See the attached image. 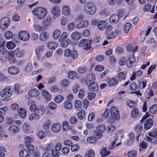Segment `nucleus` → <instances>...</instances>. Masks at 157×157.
<instances>
[{
  "label": "nucleus",
  "mask_w": 157,
  "mask_h": 157,
  "mask_svg": "<svg viewBox=\"0 0 157 157\" xmlns=\"http://www.w3.org/2000/svg\"><path fill=\"white\" fill-rule=\"evenodd\" d=\"M105 34L106 35V39L107 40L115 38L117 35L121 33L120 30L118 29H113L112 25H107L105 29Z\"/></svg>",
  "instance_id": "f257e3e1"
},
{
  "label": "nucleus",
  "mask_w": 157,
  "mask_h": 157,
  "mask_svg": "<svg viewBox=\"0 0 157 157\" xmlns=\"http://www.w3.org/2000/svg\"><path fill=\"white\" fill-rule=\"evenodd\" d=\"M84 9L85 13L90 15H94L96 11V7L95 4L91 2H88L84 6Z\"/></svg>",
  "instance_id": "f03ea898"
},
{
  "label": "nucleus",
  "mask_w": 157,
  "mask_h": 157,
  "mask_svg": "<svg viewBox=\"0 0 157 157\" xmlns=\"http://www.w3.org/2000/svg\"><path fill=\"white\" fill-rule=\"evenodd\" d=\"M63 54L64 56L71 58V63L73 62L77 58L78 56V53L76 50L74 49L71 50L69 48L65 49Z\"/></svg>",
  "instance_id": "7ed1b4c3"
},
{
  "label": "nucleus",
  "mask_w": 157,
  "mask_h": 157,
  "mask_svg": "<svg viewBox=\"0 0 157 157\" xmlns=\"http://www.w3.org/2000/svg\"><path fill=\"white\" fill-rule=\"evenodd\" d=\"M110 113L111 117H110L108 120V121L110 123H112L115 122V120H118L120 118L119 111L115 106L112 107L110 110Z\"/></svg>",
  "instance_id": "20e7f679"
},
{
  "label": "nucleus",
  "mask_w": 157,
  "mask_h": 157,
  "mask_svg": "<svg viewBox=\"0 0 157 157\" xmlns=\"http://www.w3.org/2000/svg\"><path fill=\"white\" fill-rule=\"evenodd\" d=\"M33 14L39 19H43L46 15V10L45 8L42 7L36 8L32 11Z\"/></svg>",
  "instance_id": "39448f33"
},
{
  "label": "nucleus",
  "mask_w": 157,
  "mask_h": 157,
  "mask_svg": "<svg viewBox=\"0 0 157 157\" xmlns=\"http://www.w3.org/2000/svg\"><path fill=\"white\" fill-rule=\"evenodd\" d=\"M10 19L8 17H4L0 21V27L2 29H6L10 24Z\"/></svg>",
  "instance_id": "423d86ee"
},
{
  "label": "nucleus",
  "mask_w": 157,
  "mask_h": 157,
  "mask_svg": "<svg viewBox=\"0 0 157 157\" xmlns=\"http://www.w3.org/2000/svg\"><path fill=\"white\" fill-rule=\"evenodd\" d=\"M12 86H9L6 87L0 92V95L3 97H9L12 94Z\"/></svg>",
  "instance_id": "0eeeda50"
},
{
  "label": "nucleus",
  "mask_w": 157,
  "mask_h": 157,
  "mask_svg": "<svg viewBox=\"0 0 157 157\" xmlns=\"http://www.w3.org/2000/svg\"><path fill=\"white\" fill-rule=\"evenodd\" d=\"M34 138L29 136H26L24 138L25 144L26 147L30 151H33L34 149V146L31 144L34 141Z\"/></svg>",
  "instance_id": "6e6552de"
},
{
  "label": "nucleus",
  "mask_w": 157,
  "mask_h": 157,
  "mask_svg": "<svg viewBox=\"0 0 157 157\" xmlns=\"http://www.w3.org/2000/svg\"><path fill=\"white\" fill-rule=\"evenodd\" d=\"M78 46L82 47L85 50H88L91 47L90 41L86 39H82L80 41L78 44Z\"/></svg>",
  "instance_id": "1a4fd4ad"
},
{
  "label": "nucleus",
  "mask_w": 157,
  "mask_h": 157,
  "mask_svg": "<svg viewBox=\"0 0 157 157\" xmlns=\"http://www.w3.org/2000/svg\"><path fill=\"white\" fill-rule=\"evenodd\" d=\"M31 151L29 149H23L19 151L18 153L19 157H30L31 155Z\"/></svg>",
  "instance_id": "9d476101"
},
{
  "label": "nucleus",
  "mask_w": 157,
  "mask_h": 157,
  "mask_svg": "<svg viewBox=\"0 0 157 157\" xmlns=\"http://www.w3.org/2000/svg\"><path fill=\"white\" fill-rule=\"evenodd\" d=\"M19 38L22 41L28 40L29 38V35L26 31H21L18 33Z\"/></svg>",
  "instance_id": "9b49d317"
},
{
  "label": "nucleus",
  "mask_w": 157,
  "mask_h": 157,
  "mask_svg": "<svg viewBox=\"0 0 157 157\" xmlns=\"http://www.w3.org/2000/svg\"><path fill=\"white\" fill-rule=\"evenodd\" d=\"M51 12L54 16L56 17L59 16L61 12L59 7L57 5L54 6L51 9Z\"/></svg>",
  "instance_id": "f8f14e48"
},
{
  "label": "nucleus",
  "mask_w": 157,
  "mask_h": 157,
  "mask_svg": "<svg viewBox=\"0 0 157 157\" xmlns=\"http://www.w3.org/2000/svg\"><path fill=\"white\" fill-rule=\"evenodd\" d=\"M51 131L54 132L58 133L61 129V126L59 123H55L53 124L51 128Z\"/></svg>",
  "instance_id": "ddd939ff"
},
{
  "label": "nucleus",
  "mask_w": 157,
  "mask_h": 157,
  "mask_svg": "<svg viewBox=\"0 0 157 157\" xmlns=\"http://www.w3.org/2000/svg\"><path fill=\"white\" fill-rule=\"evenodd\" d=\"M39 91L36 88L32 89L28 92V95L31 97L35 98L38 97L40 94Z\"/></svg>",
  "instance_id": "4468645a"
},
{
  "label": "nucleus",
  "mask_w": 157,
  "mask_h": 157,
  "mask_svg": "<svg viewBox=\"0 0 157 157\" xmlns=\"http://www.w3.org/2000/svg\"><path fill=\"white\" fill-rule=\"evenodd\" d=\"M16 56L18 58H21L23 57L25 54V51L23 49L19 48H17L13 51Z\"/></svg>",
  "instance_id": "2eb2a0df"
},
{
  "label": "nucleus",
  "mask_w": 157,
  "mask_h": 157,
  "mask_svg": "<svg viewBox=\"0 0 157 157\" xmlns=\"http://www.w3.org/2000/svg\"><path fill=\"white\" fill-rule=\"evenodd\" d=\"M44 50V46L43 45H38L36 48L35 51L38 59H40L42 52Z\"/></svg>",
  "instance_id": "dca6fc26"
},
{
  "label": "nucleus",
  "mask_w": 157,
  "mask_h": 157,
  "mask_svg": "<svg viewBox=\"0 0 157 157\" xmlns=\"http://www.w3.org/2000/svg\"><path fill=\"white\" fill-rule=\"evenodd\" d=\"M153 123V121L151 118H149L146 119L144 121V129L146 130L149 129L152 126Z\"/></svg>",
  "instance_id": "f3484780"
},
{
  "label": "nucleus",
  "mask_w": 157,
  "mask_h": 157,
  "mask_svg": "<svg viewBox=\"0 0 157 157\" xmlns=\"http://www.w3.org/2000/svg\"><path fill=\"white\" fill-rule=\"evenodd\" d=\"M95 78V76L93 74L91 73H89L86 81V85H88L89 84H90L92 82H94Z\"/></svg>",
  "instance_id": "a211bd4d"
},
{
  "label": "nucleus",
  "mask_w": 157,
  "mask_h": 157,
  "mask_svg": "<svg viewBox=\"0 0 157 157\" xmlns=\"http://www.w3.org/2000/svg\"><path fill=\"white\" fill-rule=\"evenodd\" d=\"M42 96L46 100L50 101L52 98V95L47 90L45 89L43 90L41 92Z\"/></svg>",
  "instance_id": "6ab92c4d"
},
{
  "label": "nucleus",
  "mask_w": 157,
  "mask_h": 157,
  "mask_svg": "<svg viewBox=\"0 0 157 157\" xmlns=\"http://www.w3.org/2000/svg\"><path fill=\"white\" fill-rule=\"evenodd\" d=\"M89 24V22L87 20H83L76 25V28L78 29L85 28Z\"/></svg>",
  "instance_id": "aec40b11"
},
{
  "label": "nucleus",
  "mask_w": 157,
  "mask_h": 157,
  "mask_svg": "<svg viewBox=\"0 0 157 157\" xmlns=\"http://www.w3.org/2000/svg\"><path fill=\"white\" fill-rule=\"evenodd\" d=\"M52 21V18L50 16H47L43 20V25L44 27L47 28L50 26Z\"/></svg>",
  "instance_id": "412c9836"
},
{
  "label": "nucleus",
  "mask_w": 157,
  "mask_h": 157,
  "mask_svg": "<svg viewBox=\"0 0 157 157\" xmlns=\"http://www.w3.org/2000/svg\"><path fill=\"white\" fill-rule=\"evenodd\" d=\"M8 72L11 75H16L19 73V69L15 66H11L8 69Z\"/></svg>",
  "instance_id": "4be33fe9"
},
{
  "label": "nucleus",
  "mask_w": 157,
  "mask_h": 157,
  "mask_svg": "<svg viewBox=\"0 0 157 157\" xmlns=\"http://www.w3.org/2000/svg\"><path fill=\"white\" fill-rule=\"evenodd\" d=\"M22 129L24 132L27 134H29L32 132L30 126L28 124L26 123H25L23 124Z\"/></svg>",
  "instance_id": "5701e85b"
},
{
  "label": "nucleus",
  "mask_w": 157,
  "mask_h": 157,
  "mask_svg": "<svg viewBox=\"0 0 157 157\" xmlns=\"http://www.w3.org/2000/svg\"><path fill=\"white\" fill-rule=\"evenodd\" d=\"M62 12L63 14L65 16H69L71 14L69 6L67 5L63 6L62 8Z\"/></svg>",
  "instance_id": "b1692460"
},
{
  "label": "nucleus",
  "mask_w": 157,
  "mask_h": 157,
  "mask_svg": "<svg viewBox=\"0 0 157 157\" xmlns=\"http://www.w3.org/2000/svg\"><path fill=\"white\" fill-rule=\"evenodd\" d=\"M119 80H117L116 77L108 79L106 82L110 86H112L115 85L118 82Z\"/></svg>",
  "instance_id": "393cba45"
},
{
  "label": "nucleus",
  "mask_w": 157,
  "mask_h": 157,
  "mask_svg": "<svg viewBox=\"0 0 157 157\" xmlns=\"http://www.w3.org/2000/svg\"><path fill=\"white\" fill-rule=\"evenodd\" d=\"M107 22L106 20H101L98 23L97 26L98 29L100 30H103L107 25Z\"/></svg>",
  "instance_id": "a878e982"
},
{
  "label": "nucleus",
  "mask_w": 157,
  "mask_h": 157,
  "mask_svg": "<svg viewBox=\"0 0 157 157\" xmlns=\"http://www.w3.org/2000/svg\"><path fill=\"white\" fill-rule=\"evenodd\" d=\"M20 127L16 125H12L8 128V131L11 133H17L20 131Z\"/></svg>",
  "instance_id": "bb28decb"
},
{
  "label": "nucleus",
  "mask_w": 157,
  "mask_h": 157,
  "mask_svg": "<svg viewBox=\"0 0 157 157\" xmlns=\"http://www.w3.org/2000/svg\"><path fill=\"white\" fill-rule=\"evenodd\" d=\"M28 105L32 112H34L36 110L37 106L35 104V101L34 100H29L28 102Z\"/></svg>",
  "instance_id": "cd10ccee"
},
{
  "label": "nucleus",
  "mask_w": 157,
  "mask_h": 157,
  "mask_svg": "<svg viewBox=\"0 0 157 157\" xmlns=\"http://www.w3.org/2000/svg\"><path fill=\"white\" fill-rule=\"evenodd\" d=\"M9 56L8 59L11 64L14 63L16 60L13 51H9L8 53Z\"/></svg>",
  "instance_id": "c85d7f7f"
},
{
  "label": "nucleus",
  "mask_w": 157,
  "mask_h": 157,
  "mask_svg": "<svg viewBox=\"0 0 157 157\" xmlns=\"http://www.w3.org/2000/svg\"><path fill=\"white\" fill-rule=\"evenodd\" d=\"M126 48L128 51L129 52H132L133 54L137 50L138 46H134L132 44H129L127 45Z\"/></svg>",
  "instance_id": "c756f323"
},
{
  "label": "nucleus",
  "mask_w": 157,
  "mask_h": 157,
  "mask_svg": "<svg viewBox=\"0 0 157 157\" xmlns=\"http://www.w3.org/2000/svg\"><path fill=\"white\" fill-rule=\"evenodd\" d=\"M71 37L73 40H79L81 37V33L77 31L73 32L71 34Z\"/></svg>",
  "instance_id": "7c9ffc66"
},
{
  "label": "nucleus",
  "mask_w": 157,
  "mask_h": 157,
  "mask_svg": "<svg viewBox=\"0 0 157 157\" xmlns=\"http://www.w3.org/2000/svg\"><path fill=\"white\" fill-rule=\"evenodd\" d=\"M131 116L133 118H138L140 117L139 110L136 108H134L131 112Z\"/></svg>",
  "instance_id": "2f4dec72"
},
{
  "label": "nucleus",
  "mask_w": 157,
  "mask_h": 157,
  "mask_svg": "<svg viewBox=\"0 0 157 157\" xmlns=\"http://www.w3.org/2000/svg\"><path fill=\"white\" fill-rule=\"evenodd\" d=\"M132 25L129 22L126 23L123 26V29L126 33H128L129 31H131L132 29H131Z\"/></svg>",
  "instance_id": "473e14b6"
},
{
  "label": "nucleus",
  "mask_w": 157,
  "mask_h": 157,
  "mask_svg": "<svg viewBox=\"0 0 157 157\" xmlns=\"http://www.w3.org/2000/svg\"><path fill=\"white\" fill-rule=\"evenodd\" d=\"M18 113L21 118H24L26 116L27 113L26 110L22 108H19L17 111Z\"/></svg>",
  "instance_id": "72a5a7b5"
},
{
  "label": "nucleus",
  "mask_w": 157,
  "mask_h": 157,
  "mask_svg": "<svg viewBox=\"0 0 157 157\" xmlns=\"http://www.w3.org/2000/svg\"><path fill=\"white\" fill-rule=\"evenodd\" d=\"M119 20V16L117 14L112 15L110 17L109 21L111 23H115L117 22Z\"/></svg>",
  "instance_id": "f704fd0d"
},
{
  "label": "nucleus",
  "mask_w": 157,
  "mask_h": 157,
  "mask_svg": "<svg viewBox=\"0 0 157 157\" xmlns=\"http://www.w3.org/2000/svg\"><path fill=\"white\" fill-rule=\"evenodd\" d=\"M110 14V12L106 8L102 9L99 12V14L103 17H108Z\"/></svg>",
  "instance_id": "c9c22d12"
},
{
  "label": "nucleus",
  "mask_w": 157,
  "mask_h": 157,
  "mask_svg": "<svg viewBox=\"0 0 157 157\" xmlns=\"http://www.w3.org/2000/svg\"><path fill=\"white\" fill-rule=\"evenodd\" d=\"M28 118L31 121H36L40 119L39 115H37L35 112L33 113L29 114Z\"/></svg>",
  "instance_id": "e433bc0d"
},
{
  "label": "nucleus",
  "mask_w": 157,
  "mask_h": 157,
  "mask_svg": "<svg viewBox=\"0 0 157 157\" xmlns=\"http://www.w3.org/2000/svg\"><path fill=\"white\" fill-rule=\"evenodd\" d=\"M6 46L8 49L10 50L14 49L16 45L13 41H10L6 43Z\"/></svg>",
  "instance_id": "4c0bfd02"
},
{
  "label": "nucleus",
  "mask_w": 157,
  "mask_h": 157,
  "mask_svg": "<svg viewBox=\"0 0 157 157\" xmlns=\"http://www.w3.org/2000/svg\"><path fill=\"white\" fill-rule=\"evenodd\" d=\"M88 86L89 89L91 91H96L98 88L97 84L95 82H92L89 84Z\"/></svg>",
  "instance_id": "58836bf2"
},
{
  "label": "nucleus",
  "mask_w": 157,
  "mask_h": 157,
  "mask_svg": "<svg viewBox=\"0 0 157 157\" xmlns=\"http://www.w3.org/2000/svg\"><path fill=\"white\" fill-rule=\"evenodd\" d=\"M45 111V108L43 106H40L38 107L35 113L37 115H39V117L43 114Z\"/></svg>",
  "instance_id": "ea45409f"
},
{
  "label": "nucleus",
  "mask_w": 157,
  "mask_h": 157,
  "mask_svg": "<svg viewBox=\"0 0 157 157\" xmlns=\"http://www.w3.org/2000/svg\"><path fill=\"white\" fill-rule=\"evenodd\" d=\"M58 44L56 43L50 41L48 42L47 44V46L48 48L52 50H55L57 47Z\"/></svg>",
  "instance_id": "a19ab883"
},
{
  "label": "nucleus",
  "mask_w": 157,
  "mask_h": 157,
  "mask_svg": "<svg viewBox=\"0 0 157 157\" xmlns=\"http://www.w3.org/2000/svg\"><path fill=\"white\" fill-rule=\"evenodd\" d=\"M49 37V34L48 33L43 32L40 35L39 39L40 40H46Z\"/></svg>",
  "instance_id": "79ce46f5"
},
{
  "label": "nucleus",
  "mask_w": 157,
  "mask_h": 157,
  "mask_svg": "<svg viewBox=\"0 0 157 157\" xmlns=\"http://www.w3.org/2000/svg\"><path fill=\"white\" fill-rule=\"evenodd\" d=\"M74 105L76 109L80 110L82 107V102L78 100H76L74 101Z\"/></svg>",
  "instance_id": "37998d69"
},
{
  "label": "nucleus",
  "mask_w": 157,
  "mask_h": 157,
  "mask_svg": "<svg viewBox=\"0 0 157 157\" xmlns=\"http://www.w3.org/2000/svg\"><path fill=\"white\" fill-rule=\"evenodd\" d=\"M70 82L67 79H64L62 80L60 83V86L63 87H67L69 85Z\"/></svg>",
  "instance_id": "c03bdc74"
},
{
  "label": "nucleus",
  "mask_w": 157,
  "mask_h": 157,
  "mask_svg": "<svg viewBox=\"0 0 157 157\" xmlns=\"http://www.w3.org/2000/svg\"><path fill=\"white\" fill-rule=\"evenodd\" d=\"M64 100L63 97L60 95L56 96L54 98V101L57 103H59L62 102Z\"/></svg>",
  "instance_id": "a18cd8bd"
},
{
  "label": "nucleus",
  "mask_w": 157,
  "mask_h": 157,
  "mask_svg": "<svg viewBox=\"0 0 157 157\" xmlns=\"http://www.w3.org/2000/svg\"><path fill=\"white\" fill-rule=\"evenodd\" d=\"M142 73V72L141 70H138L136 72H133L132 77L130 78L131 80H133L136 78V76H140Z\"/></svg>",
  "instance_id": "49530a36"
},
{
  "label": "nucleus",
  "mask_w": 157,
  "mask_h": 157,
  "mask_svg": "<svg viewBox=\"0 0 157 157\" xmlns=\"http://www.w3.org/2000/svg\"><path fill=\"white\" fill-rule=\"evenodd\" d=\"M109 151L105 148H103L100 150V153L102 156H105L109 154Z\"/></svg>",
  "instance_id": "de8ad7c7"
},
{
  "label": "nucleus",
  "mask_w": 157,
  "mask_h": 157,
  "mask_svg": "<svg viewBox=\"0 0 157 157\" xmlns=\"http://www.w3.org/2000/svg\"><path fill=\"white\" fill-rule=\"evenodd\" d=\"M135 59L133 56L129 57L127 61V65L128 67H132V64L135 62Z\"/></svg>",
  "instance_id": "09e8293b"
},
{
  "label": "nucleus",
  "mask_w": 157,
  "mask_h": 157,
  "mask_svg": "<svg viewBox=\"0 0 157 157\" xmlns=\"http://www.w3.org/2000/svg\"><path fill=\"white\" fill-rule=\"evenodd\" d=\"M93 135L97 139H101L103 136L102 133L96 130L94 131Z\"/></svg>",
  "instance_id": "8fccbe9b"
},
{
  "label": "nucleus",
  "mask_w": 157,
  "mask_h": 157,
  "mask_svg": "<svg viewBox=\"0 0 157 157\" xmlns=\"http://www.w3.org/2000/svg\"><path fill=\"white\" fill-rule=\"evenodd\" d=\"M4 36L6 39L10 40L13 38V35L11 32L10 31H7L5 33Z\"/></svg>",
  "instance_id": "3c124183"
},
{
  "label": "nucleus",
  "mask_w": 157,
  "mask_h": 157,
  "mask_svg": "<svg viewBox=\"0 0 157 157\" xmlns=\"http://www.w3.org/2000/svg\"><path fill=\"white\" fill-rule=\"evenodd\" d=\"M86 140L87 143L93 144L96 143L97 141V139L94 136H91L87 137Z\"/></svg>",
  "instance_id": "603ef678"
},
{
  "label": "nucleus",
  "mask_w": 157,
  "mask_h": 157,
  "mask_svg": "<svg viewBox=\"0 0 157 157\" xmlns=\"http://www.w3.org/2000/svg\"><path fill=\"white\" fill-rule=\"evenodd\" d=\"M126 73L122 72H119L117 75V78L119 79L125 80L126 77Z\"/></svg>",
  "instance_id": "864d4df0"
},
{
  "label": "nucleus",
  "mask_w": 157,
  "mask_h": 157,
  "mask_svg": "<svg viewBox=\"0 0 157 157\" xmlns=\"http://www.w3.org/2000/svg\"><path fill=\"white\" fill-rule=\"evenodd\" d=\"M51 123L50 120H48L43 124V128L45 130H48L50 127Z\"/></svg>",
  "instance_id": "5fc2aeb1"
},
{
  "label": "nucleus",
  "mask_w": 157,
  "mask_h": 157,
  "mask_svg": "<svg viewBox=\"0 0 157 157\" xmlns=\"http://www.w3.org/2000/svg\"><path fill=\"white\" fill-rule=\"evenodd\" d=\"M60 33V31L59 30H54L53 33V38L55 40H57L59 38Z\"/></svg>",
  "instance_id": "6e6d98bb"
},
{
  "label": "nucleus",
  "mask_w": 157,
  "mask_h": 157,
  "mask_svg": "<svg viewBox=\"0 0 157 157\" xmlns=\"http://www.w3.org/2000/svg\"><path fill=\"white\" fill-rule=\"evenodd\" d=\"M62 128L63 132L67 131L69 128V123L67 121H64L62 123Z\"/></svg>",
  "instance_id": "4d7b16f0"
},
{
  "label": "nucleus",
  "mask_w": 157,
  "mask_h": 157,
  "mask_svg": "<svg viewBox=\"0 0 157 157\" xmlns=\"http://www.w3.org/2000/svg\"><path fill=\"white\" fill-rule=\"evenodd\" d=\"M33 28L35 31L39 32L42 30L43 27L41 25L37 24H34Z\"/></svg>",
  "instance_id": "13d9d810"
},
{
  "label": "nucleus",
  "mask_w": 157,
  "mask_h": 157,
  "mask_svg": "<svg viewBox=\"0 0 157 157\" xmlns=\"http://www.w3.org/2000/svg\"><path fill=\"white\" fill-rule=\"evenodd\" d=\"M105 130V126L102 124L98 125L96 127V130L102 133Z\"/></svg>",
  "instance_id": "bf43d9fd"
},
{
  "label": "nucleus",
  "mask_w": 157,
  "mask_h": 157,
  "mask_svg": "<svg viewBox=\"0 0 157 157\" xmlns=\"http://www.w3.org/2000/svg\"><path fill=\"white\" fill-rule=\"evenodd\" d=\"M129 140L128 141L127 143L128 144H131L132 142L135 140V137L134 134L132 132H131L129 135Z\"/></svg>",
  "instance_id": "052dcab7"
},
{
  "label": "nucleus",
  "mask_w": 157,
  "mask_h": 157,
  "mask_svg": "<svg viewBox=\"0 0 157 157\" xmlns=\"http://www.w3.org/2000/svg\"><path fill=\"white\" fill-rule=\"evenodd\" d=\"M68 77L70 79H73L75 77H77L76 72L74 71H71L68 72Z\"/></svg>",
  "instance_id": "680f3d73"
},
{
  "label": "nucleus",
  "mask_w": 157,
  "mask_h": 157,
  "mask_svg": "<svg viewBox=\"0 0 157 157\" xmlns=\"http://www.w3.org/2000/svg\"><path fill=\"white\" fill-rule=\"evenodd\" d=\"M64 106L66 109H70L72 106V104L70 101H65L64 103Z\"/></svg>",
  "instance_id": "e2e57ef3"
},
{
  "label": "nucleus",
  "mask_w": 157,
  "mask_h": 157,
  "mask_svg": "<svg viewBox=\"0 0 157 157\" xmlns=\"http://www.w3.org/2000/svg\"><path fill=\"white\" fill-rule=\"evenodd\" d=\"M20 88V85L18 83L14 84L13 86V91L16 94H18L19 93V90Z\"/></svg>",
  "instance_id": "0e129e2a"
},
{
  "label": "nucleus",
  "mask_w": 157,
  "mask_h": 157,
  "mask_svg": "<svg viewBox=\"0 0 157 157\" xmlns=\"http://www.w3.org/2000/svg\"><path fill=\"white\" fill-rule=\"evenodd\" d=\"M46 132L42 131H39L37 133L38 136L40 139H43L44 138L46 137Z\"/></svg>",
  "instance_id": "69168bd1"
},
{
  "label": "nucleus",
  "mask_w": 157,
  "mask_h": 157,
  "mask_svg": "<svg viewBox=\"0 0 157 157\" xmlns=\"http://www.w3.org/2000/svg\"><path fill=\"white\" fill-rule=\"evenodd\" d=\"M137 155V152L134 150L130 151L127 153V156L128 157H136Z\"/></svg>",
  "instance_id": "338daca9"
},
{
  "label": "nucleus",
  "mask_w": 157,
  "mask_h": 157,
  "mask_svg": "<svg viewBox=\"0 0 157 157\" xmlns=\"http://www.w3.org/2000/svg\"><path fill=\"white\" fill-rule=\"evenodd\" d=\"M149 111L151 113L153 114L157 112V105H154L149 109Z\"/></svg>",
  "instance_id": "774afa93"
}]
</instances>
